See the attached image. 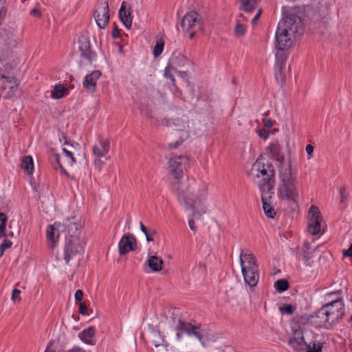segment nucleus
<instances>
[{
	"instance_id": "obj_4",
	"label": "nucleus",
	"mask_w": 352,
	"mask_h": 352,
	"mask_svg": "<svg viewBox=\"0 0 352 352\" xmlns=\"http://www.w3.org/2000/svg\"><path fill=\"white\" fill-rule=\"evenodd\" d=\"M302 26L301 18L294 14L280 21L275 33L276 49L284 52L292 47Z\"/></svg>"
},
{
	"instance_id": "obj_59",
	"label": "nucleus",
	"mask_w": 352,
	"mask_h": 352,
	"mask_svg": "<svg viewBox=\"0 0 352 352\" xmlns=\"http://www.w3.org/2000/svg\"><path fill=\"white\" fill-rule=\"evenodd\" d=\"M60 168L61 173H63L64 175H68V173L66 171V170L60 164Z\"/></svg>"
},
{
	"instance_id": "obj_47",
	"label": "nucleus",
	"mask_w": 352,
	"mask_h": 352,
	"mask_svg": "<svg viewBox=\"0 0 352 352\" xmlns=\"http://www.w3.org/2000/svg\"><path fill=\"white\" fill-rule=\"evenodd\" d=\"M344 257H351L352 256V245L347 249L343 251Z\"/></svg>"
},
{
	"instance_id": "obj_45",
	"label": "nucleus",
	"mask_w": 352,
	"mask_h": 352,
	"mask_svg": "<svg viewBox=\"0 0 352 352\" xmlns=\"http://www.w3.org/2000/svg\"><path fill=\"white\" fill-rule=\"evenodd\" d=\"M305 150L309 155L308 159H310L311 157H312L313 153H314V146L311 144H308L306 146Z\"/></svg>"
},
{
	"instance_id": "obj_5",
	"label": "nucleus",
	"mask_w": 352,
	"mask_h": 352,
	"mask_svg": "<svg viewBox=\"0 0 352 352\" xmlns=\"http://www.w3.org/2000/svg\"><path fill=\"white\" fill-rule=\"evenodd\" d=\"M248 177L259 188L261 192L274 194V170L269 164H265L258 158L248 172Z\"/></svg>"
},
{
	"instance_id": "obj_31",
	"label": "nucleus",
	"mask_w": 352,
	"mask_h": 352,
	"mask_svg": "<svg viewBox=\"0 0 352 352\" xmlns=\"http://www.w3.org/2000/svg\"><path fill=\"white\" fill-rule=\"evenodd\" d=\"M239 9L248 13L255 9L256 0H236Z\"/></svg>"
},
{
	"instance_id": "obj_13",
	"label": "nucleus",
	"mask_w": 352,
	"mask_h": 352,
	"mask_svg": "<svg viewBox=\"0 0 352 352\" xmlns=\"http://www.w3.org/2000/svg\"><path fill=\"white\" fill-rule=\"evenodd\" d=\"M67 227L64 225V222L63 223L60 222H55L52 225H50L47 226L46 230V238L48 243V245L50 248H54L56 245V243L58 241L60 232L63 231V230Z\"/></svg>"
},
{
	"instance_id": "obj_24",
	"label": "nucleus",
	"mask_w": 352,
	"mask_h": 352,
	"mask_svg": "<svg viewBox=\"0 0 352 352\" xmlns=\"http://www.w3.org/2000/svg\"><path fill=\"white\" fill-rule=\"evenodd\" d=\"M173 124L176 127L177 131H182V138L183 139H186L188 137V120L186 116L174 119Z\"/></svg>"
},
{
	"instance_id": "obj_51",
	"label": "nucleus",
	"mask_w": 352,
	"mask_h": 352,
	"mask_svg": "<svg viewBox=\"0 0 352 352\" xmlns=\"http://www.w3.org/2000/svg\"><path fill=\"white\" fill-rule=\"evenodd\" d=\"M44 352H56L52 342H48Z\"/></svg>"
},
{
	"instance_id": "obj_33",
	"label": "nucleus",
	"mask_w": 352,
	"mask_h": 352,
	"mask_svg": "<svg viewBox=\"0 0 352 352\" xmlns=\"http://www.w3.org/2000/svg\"><path fill=\"white\" fill-rule=\"evenodd\" d=\"M164 40L162 36L156 38L155 45L153 50V56L158 57L163 52L164 47Z\"/></svg>"
},
{
	"instance_id": "obj_14",
	"label": "nucleus",
	"mask_w": 352,
	"mask_h": 352,
	"mask_svg": "<svg viewBox=\"0 0 352 352\" xmlns=\"http://www.w3.org/2000/svg\"><path fill=\"white\" fill-rule=\"evenodd\" d=\"M287 55L285 52L279 51L276 54L274 63L275 78L278 83L283 82L285 78L284 69L285 68Z\"/></svg>"
},
{
	"instance_id": "obj_17",
	"label": "nucleus",
	"mask_w": 352,
	"mask_h": 352,
	"mask_svg": "<svg viewBox=\"0 0 352 352\" xmlns=\"http://www.w3.org/2000/svg\"><path fill=\"white\" fill-rule=\"evenodd\" d=\"M0 82H2L1 89L6 90L8 89V91L6 95V98L12 97L17 90V85L16 83L15 78L11 76H7L2 73V69L0 67Z\"/></svg>"
},
{
	"instance_id": "obj_12",
	"label": "nucleus",
	"mask_w": 352,
	"mask_h": 352,
	"mask_svg": "<svg viewBox=\"0 0 352 352\" xmlns=\"http://www.w3.org/2000/svg\"><path fill=\"white\" fill-rule=\"evenodd\" d=\"M324 306L334 323L338 322L344 314V304L341 298L332 300Z\"/></svg>"
},
{
	"instance_id": "obj_25",
	"label": "nucleus",
	"mask_w": 352,
	"mask_h": 352,
	"mask_svg": "<svg viewBox=\"0 0 352 352\" xmlns=\"http://www.w3.org/2000/svg\"><path fill=\"white\" fill-rule=\"evenodd\" d=\"M314 249L310 247L308 243L303 245L301 253V260L307 266H312Z\"/></svg>"
},
{
	"instance_id": "obj_43",
	"label": "nucleus",
	"mask_w": 352,
	"mask_h": 352,
	"mask_svg": "<svg viewBox=\"0 0 352 352\" xmlns=\"http://www.w3.org/2000/svg\"><path fill=\"white\" fill-rule=\"evenodd\" d=\"M79 312L80 314H82L83 316L88 315L87 308L84 303H80V305L79 306Z\"/></svg>"
},
{
	"instance_id": "obj_48",
	"label": "nucleus",
	"mask_w": 352,
	"mask_h": 352,
	"mask_svg": "<svg viewBox=\"0 0 352 352\" xmlns=\"http://www.w3.org/2000/svg\"><path fill=\"white\" fill-rule=\"evenodd\" d=\"M261 14V10L258 9L256 12V14H255V16L253 17V19L252 20V23L253 25L256 23L257 21L260 18Z\"/></svg>"
},
{
	"instance_id": "obj_34",
	"label": "nucleus",
	"mask_w": 352,
	"mask_h": 352,
	"mask_svg": "<svg viewBox=\"0 0 352 352\" xmlns=\"http://www.w3.org/2000/svg\"><path fill=\"white\" fill-rule=\"evenodd\" d=\"M274 287L276 289V291L279 292H283L288 289L289 285L285 280L279 279L275 282Z\"/></svg>"
},
{
	"instance_id": "obj_64",
	"label": "nucleus",
	"mask_w": 352,
	"mask_h": 352,
	"mask_svg": "<svg viewBox=\"0 0 352 352\" xmlns=\"http://www.w3.org/2000/svg\"><path fill=\"white\" fill-rule=\"evenodd\" d=\"M351 321H352V314H351Z\"/></svg>"
},
{
	"instance_id": "obj_37",
	"label": "nucleus",
	"mask_w": 352,
	"mask_h": 352,
	"mask_svg": "<svg viewBox=\"0 0 352 352\" xmlns=\"http://www.w3.org/2000/svg\"><path fill=\"white\" fill-rule=\"evenodd\" d=\"M295 310V308L290 304L285 305L280 307V311L283 314H292Z\"/></svg>"
},
{
	"instance_id": "obj_62",
	"label": "nucleus",
	"mask_w": 352,
	"mask_h": 352,
	"mask_svg": "<svg viewBox=\"0 0 352 352\" xmlns=\"http://www.w3.org/2000/svg\"><path fill=\"white\" fill-rule=\"evenodd\" d=\"M180 75L182 76L184 72H179Z\"/></svg>"
},
{
	"instance_id": "obj_22",
	"label": "nucleus",
	"mask_w": 352,
	"mask_h": 352,
	"mask_svg": "<svg viewBox=\"0 0 352 352\" xmlns=\"http://www.w3.org/2000/svg\"><path fill=\"white\" fill-rule=\"evenodd\" d=\"M79 43V50L81 52V56L89 63H92V62L96 60V55L90 50L89 41L85 40L84 41H80Z\"/></svg>"
},
{
	"instance_id": "obj_39",
	"label": "nucleus",
	"mask_w": 352,
	"mask_h": 352,
	"mask_svg": "<svg viewBox=\"0 0 352 352\" xmlns=\"http://www.w3.org/2000/svg\"><path fill=\"white\" fill-rule=\"evenodd\" d=\"M268 149L270 151V153L272 156H276L279 152V148L278 144L272 143L268 146Z\"/></svg>"
},
{
	"instance_id": "obj_26",
	"label": "nucleus",
	"mask_w": 352,
	"mask_h": 352,
	"mask_svg": "<svg viewBox=\"0 0 352 352\" xmlns=\"http://www.w3.org/2000/svg\"><path fill=\"white\" fill-rule=\"evenodd\" d=\"M96 333V330L94 327H89L85 329L78 333L79 339L87 345H94L95 343L92 340Z\"/></svg>"
},
{
	"instance_id": "obj_28",
	"label": "nucleus",
	"mask_w": 352,
	"mask_h": 352,
	"mask_svg": "<svg viewBox=\"0 0 352 352\" xmlns=\"http://www.w3.org/2000/svg\"><path fill=\"white\" fill-rule=\"evenodd\" d=\"M146 263L153 272H160L162 269L163 261L156 256H148Z\"/></svg>"
},
{
	"instance_id": "obj_27",
	"label": "nucleus",
	"mask_w": 352,
	"mask_h": 352,
	"mask_svg": "<svg viewBox=\"0 0 352 352\" xmlns=\"http://www.w3.org/2000/svg\"><path fill=\"white\" fill-rule=\"evenodd\" d=\"M69 90L62 84H56L54 86L51 92V98L58 100L68 95Z\"/></svg>"
},
{
	"instance_id": "obj_6",
	"label": "nucleus",
	"mask_w": 352,
	"mask_h": 352,
	"mask_svg": "<svg viewBox=\"0 0 352 352\" xmlns=\"http://www.w3.org/2000/svg\"><path fill=\"white\" fill-rule=\"evenodd\" d=\"M240 265L245 283L253 287L259 279L258 265L256 257L248 250H241Z\"/></svg>"
},
{
	"instance_id": "obj_46",
	"label": "nucleus",
	"mask_w": 352,
	"mask_h": 352,
	"mask_svg": "<svg viewBox=\"0 0 352 352\" xmlns=\"http://www.w3.org/2000/svg\"><path fill=\"white\" fill-rule=\"evenodd\" d=\"M340 197H341L340 201H341V202H343L346 199L345 187L342 186L340 188Z\"/></svg>"
},
{
	"instance_id": "obj_60",
	"label": "nucleus",
	"mask_w": 352,
	"mask_h": 352,
	"mask_svg": "<svg viewBox=\"0 0 352 352\" xmlns=\"http://www.w3.org/2000/svg\"><path fill=\"white\" fill-rule=\"evenodd\" d=\"M5 250L0 248V257H1L3 255Z\"/></svg>"
},
{
	"instance_id": "obj_23",
	"label": "nucleus",
	"mask_w": 352,
	"mask_h": 352,
	"mask_svg": "<svg viewBox=\"0 0 352 352\" xmlns=\"http://www.w3.org/2000/svg\"><path fill=\"white\" fill-rule=\"evenodd\" d=\"M272 194H268L267 192H262L261 199L263 203V210L265 214L270 219H274L276 216V211L274 206L268 202L267 199H270Z\"/></svg>"
},
{
	"instance_id": "obj_41",
	"label": "nucleus",
	"mask_w": 352,
	"mask_h": 352,
	"mask_svg": "<svg viewBox=\"0 0 352 352\" xmlns=\"http://www.w3.org/2000/svg\"><path fill=\"white\" fill-rule=\"evenodd\" d=\"M12 243L10 241L5 239L3 241V243H1V245H0V247H1V249L6 250V249L10 248L12 246Z\"/></svg>"
},
{
	"instance_id": "obj_20",
	"label": "nucleus",
	"mask_w": 352,
	"mask_h": 352,
	"mask_svg": "<svg viewBox=\"0 0 352 352\" xmlns=\"http://www.w3.org/2000/svg\"><path fill=\"white\" fill-rule=\"evenodd\" d=\"M101 76L99 70H94L91 74H87L82 81L83 87L91 93H94L96 90V85L98 80Z\"/></svg>"
},
{
	"instance_id": "obj_42",
	"label": "nucleus",
	"mask_w": 352,
	"mask_h": 352,
	"mask_svg": "<svg viewBox=\"0 0 352 352\" xmlns=\"http://www.w3.org/2000/svg\"><path fill=\"white\" fill-rule=\"evenodd\" d=\"M74 298L76 301H78V302L81 301L83 298L82 291L80 289H78L75 293Z\"/></svg>"
},
{
	"instance_id": "obj_35",
	"label": "nucleus",
	"mask_w": 352,
	"mask_h": 352,
	"mask_svg": "<svg viewBox=\"0 0 352 352\" xmlns=\"http://www.w3.org/2000/svg\"><path fill=\"white\" fill-rule=\"evenodd\" d=\"M307 352H322V345L320 342L314 341L310 344H307L305 348Z\"/></svg>"
},
{
	"instance_id": "obj_19",
	"label": "nucleus",
	"mask_w": 352,
	"mask_h": 352,
	"mask_svg": "<svg viewBox=\"0 0 352 352\" xmlns=\"http://www.w3.org/2000/svg\"><path fill=\"white\" fill-rule=\"evenodd\" d=\"M110 150V141L107 138H99L93 146L94 155L100 158L104 157Z\"/></svg>"
},
{
	"instance_id": "obj_18",
	"label": "nucleus",
	"mask_w": 352,
	"mask_h": 352,
	"mask_svg": "<svg viewBox=\"0 0 352 352\" xmlns=\"http://www.w3.org/2000/svg\"><path fill=\"white\" fill-rule=\"evenodd\" d=\"M312 318L316 319L314 322L320 327L329 328L334 324L324 305L315 313Z\"/></svg>"
},
{
	"instance_id": "obj_16",
	"label": "nucleus",
	"mask_w": 352,
	"mask_h": 352,
	"mask_svg": "<svg viewBox=\"0 0 352 352\" xmlns=\"http://www.w3.org/2000/svg\"><path fill=\"white\" fill-rule=\"evenodd\" d=\"M136 248V239L132 234L123 235L118 243L120 255L133 251Z\"/></svg>"
},
{
	"instance_id": "obj_10",
	"label": "nucleus",
	"mask_w": 352,
	"mask_h": 352,
	"mask_svg": "<svg viewBox=\"0 0 352 352\" xmlns=\"http://www.w3.org/2000/svg\"><path fill=\"white\" fill-rule=\"evenodd\" d=\"M308 232L312 235H317L321 232V223L322 218L318 208L311 206L308 212Z\"/></svg>"
},
{
	"instance_id": "obj_9",
	"label": "nucleus",
	"mask_w": 352,
	"mask_h": 352,
	"mask_svg": "<svg viewBox=\"0 0 352 352\" xmlns=\"http://www.w3.org/2000/svg\"><path fill=\"white\" fill-rule=\"evenodd\" d=\"M94 16L99 28L104 29L109 22V8L107 1H98L94 10Z\"/></svg>"
},
{
	"instance_id": "obj_7",
	"label": "nucleus",
	"mask_w": 352,
	"mask_h": 352,
	"mask_svg": "<svg viewBox=\"0 0 352 352\" xmlns=\"http://www.w3.org/2000/svg\"><path fill=\"white\" fill-rule=\"evenodd\" d=\"M176 338L178 341L182 339V335L186 333L188 336H195L200 342L203 340L201 326L195 325L190 322H184L178 320L175 327Z\"/></svg>"
},
{
	"instance_id": "obj_38",
	"label": "nucleus",
	"mask_w": 352,
	"mask_h": 352,
	"mask_svg": "<svg viewBox=\"0 0 352 352\" xmlns=\"http://www.w3.org/2000/svg\"><path fill=\"white\" fill-rule=\"evenodd\" d=\"M21 293L19 289L14 288L12 292L11 300L14 302L21 301Z\"/></svg>"
},
{
	"instance_id": "obj_15",
	"label": "nucleus",
	"mask_w": 352,
	"mask_h": 352,
	"mask_svg": "<svg viewBox=\"0 0 352 352\" xmlns=\"http://www.w3.org/2000/svg\"><path fill=\"white\" fill-rule=\"evenodd\" d=\"M307 342L305 341L303 331L301 329H296L292 336L288 340V345L295 352H301L305 350Z\"/></svg>"
},
{
	"instance_id": "obj_55",
	"label": "nucleus",
	"mask_w": 352,
	"mask_h": 352,
	"mask_svg": "<svg viewBox=\"0 0 352 352\" xmlns=\"http://www.w3.org/2000/svg\"><path fill=\"white\" fill-rule=\"evenodd\" d=\"M188 225L191 230L195 231L196 227L195 226V221L192 219L188 220Z\"/></svg>"
},
{
	"instance_id": "obj_56",
	"label": "nucleus",
	"mask_w": 352,
	"mask_h": 352,
	"mask_svg": "<svg viewBox=\"0 0 352 352\" xmlns=\"http://www.w3.org/2000/svg\"><path fill=\"white\" fill-rule=\"evenodd\" d=\"M69 146L71 148H77L78 146H79V144L78 143H73V144H69L67 142H66L65 144H64V146Z\"/></svg>"
},
{
	"instance_id": "obj_61",
	"label": "nucleus",
	"mask_w": 352,
	"mask_h": 352,
	"mask_svg": "<svg viewBox=\"0 0 352 352\" xmlns=\"http://www.w3.org/2000/svg\"><path fill=\"white\" fill-rule=\"evenodd\" d=\"M177 63H182V60L181 59H177Z\"/></svg>"
},
{
	"instance_id": "obj_30",
	"label": "nucleus",
	"mask_w": 352,
	"mask_h": 352,
	"mask_svg": "<svg viewBox=\"0 0 352 352\" xmlns=\"http://www.w3.org/2000/svg\"><path fill=\"white\" fill-rule=\"evenodd\" d=\"M21 167L27 175H32L34 170L32 157L30 155L23 157L21 160Z\"/></svg>"
},
{
	"instance_id": "obj_21",
	"label": "nucleus",
	"mask_w": 352,
	"mask_h": 352,
	"mask_svg": "<svg viewBox=\"0 0 352 352\" xmlns=\"http://www.w3.org/2000/svg\"><path fill=\"white\" fill-rule=\"evenodd\" d=\"M119 17L125 28L130 29L132 25L133 16L129 5L123 1L119 10Z\"/></svg>"
},
{
	"instance_id": "obj_63",
	"label": "nucleus",
	"mask_w": 352,
	"mask_h": 352,
	"mask_svg": "<svg viewBox=\"0 0 352 352\" xmlns=\"http://www.w3.org/2000/svg\"><path fill=\"white\" fill-rule=\"evenodd\" d=\"M2 82H0V87H1Z\"/></svg>"
},
{
	"instance_id": "obj_58",
	"label": "nucleus",
	"mask_w": 352,
	"mask_h": 352,
	"mask_svg": "<svg viewBox=\"0 0 352 352\" xmlns=\"http://www.w3.org/2000/svg\"><path fill=\"white\" fill-rule=\"evenodd\" d=\"M31 13L33 14V15H35V16H39L40 15V12L38 10H36V9H33L32 11H31Z\"/></svg>"
},
{
	"instance_id": "obj_54",
	"label": "nucleus",
	"mask_w": 352,
	"mask_h": 352,
	"mask_svg": "<svg viewBox=\"0 0 352 352\" xmlns=\"http://www.w3.org/2000/svg\"><path fill=\"white\" fill-rule=\"evenodd\" d=\"M196 269L201 274H204L205 272V266L201 263H199V265L196 267Z\"/></svg>"
},
{
	"instance_id": "obj_52",
	"label": "nucleus",
	"mask_w": 352,
	"mask_h": 352,
	"mask_svg": "<svg viewBox=\"0 0 352 352\" xmlns=\"http://www.w3.org/2000/svg\"><path fill=\"white\" fill-rule=\"evenodd\" d=\"M155 234V231H152L151 232H148L147 235H145L146 236V240L147 241H153V239H154V236Z\"/></svg>"
},
{
	"instance_id": "obj_2",
	"label": "nucleus",
	"mask_w": 352,
	"mask_h": 352,
	"mask_svg": "<svg viewBox=\"0 0 352 352\" xmlns=\"http://www.w3.org/2000/svg\"><path fill=\"white\" fill-rule=\"evenodd\" d=\"M64 225L67 227V234L63 248V259L68 265L70 261L83 254L86 242L80 234L82 224L79 217L72 215L66 218Z\"/></svg>"
},
{
	"instance_id": "obj_11",
	"label": "nucleus",
	"mask_w": 352,
	"mask_h": 352,
	"mask_svg": "<svg viewBox=\"0 0 352 352\" xmlns=\"http://www.w3.org/2000/svg\"><path fill=\"white\" fill-rule=\"evenodd\" d=\"M187 62L186 58L180 54H174L169 59L168 63L164 69V76L171 80L173 85H175V79L173 74V72L176 70L175 67H182Z\"/></svg>"
},
{
	"instance_id": "obj_44",
	"label": "nucleus",
	"mask_w": 352,
	"mask_h": 352,
	"mask_svg": "<svg viewBox=\"0 0 352 352\" xmlns=\"http://www.w3.org/2000/svg\"><path fill=\"white\" fill-rule=\"evenodd\" d=\"M64 352H85L80 346H74L72 349L65 351Z\"/></svg>"
},
{
	"instance_id": "obj_57",
	"label": "nucleus",
	"mask_w": 352,
	"mask_h": 352,
	"mask_svg": "<svg viewBox=\"0 0 352 352\" xmlns=\"http://www.w3.org/2000/svg\"><path fill=\"white\" fill-rule=\"evenodd\" d=\"M140 226L141 231L144 234V235H147L148 231L146 226L142 222H140Z\"/></svg>"
},
{
	"instance_id": "obj_36",
	"label": "nucleus",
	"mask_w": 352,
	"mask_h": 352,
	"mask_svg": "<svg viewBox=\"0 0 352 352\" xmlns=\"http://www.w3.org/2000/svg\"><path fill=\"white\" fill-rule=\"evenodd\" d=\"M7 222V217L3 213L0 212V234L1 236H6V226Z\"/></svg>"
},
{
	"instance_id": "obj_1",
	"label": "nucleus",
	"mask_w": 352,
	"mask_h": 352,
	"mask_svg": "<svg viewBox=\"0 0 352 352\" xmlns=\"http://www.w3.org/2000/svg\"><path fill=\"white\" fill-rule=\"evenodd\" d=\"M168 166L176 180L172 183L171 188L179 204L185 210H192L193 217H200L206 214L209 206L206 187L204 185L201 188L195 189L180 182L184 177V171L190 168L189 157L187 155L173 156L169 160Z\"/></svg>"
},
{
	"instance_id": "obj_40",
	"label": "nucleus",
	"mask_w": 352,
	"mask_h": 352,
	"mask_svg": "<svg viewBox=\"0 0 352 352\" xmlns=\"http://www.w3.org/2000/svg\"><path fill=\"white\" fill-rule=\"evenodd\" d=\"M257 133L259 137L263 138V139H267L270 136V132L266 130H258Z\"/></svg>"
},
{
	"instance_id": "obj_50",
	"label": "nucleus",
	"mask_w": 352,
	"mask_h": 352,
	"mask_svg": "<svg viewBox=\"0 0 352 352\" xmlns=\"http://www.w3.org/2000/svg\"><path fill=\"white\" fill-rule=\"evenodd\" d=\"M263 124L267 129H271L273 125V122L270 119H263Z\"/></svg>"
},
{
	"instance_id": "obj_29",
	"label": "nucleus",
	"mask_w": 352,
	"mask_h": 352,
	"mask_svg": "<svg viewBox=\"0 0 352 352\" xmlns=\"http://www.w3.org/2000/svg\"><path fill=\"white\" fill-rule=\"evenodd\" d=\"M247 20V18L242 14H240L239 18L236 19L234 28V32L236 36L240 37L245 34L247 31V25L243 23V21H246Z\"/></svg>"
},
{
	"instance_id": "obj_3",
	"label": "nucleus",
	"mask_w": 352,
	"mask_h": 352,
	"mask_svg": "<svg viewBox=\"0 0 352 352\" xmlns=\"http://www.w3.org/2000/svg\"><path fill=\"white\" fill-rule=\"evenodd\" d=\"M277 195L281 200L298 204L300 197L299 183L289 162L280 164Z\"/></svg>"
},
{
	"instance_id": "obj_8",
	"label": "nucleus",
	"mask_w": 352,
	"mask_h": 352,
	"mask_svg": "<svg viewBox=\"0 0 352 352\" xmlns=\"http://www.w3.org/2000/svg\"><path fill=\"white\" fill-rule=\"evenodd\" d=\"M182 29L190 32V38H192L198 31H203V25L197 12L191 11L186 13L182 21Z\"/></svg>"
},
{
	"instance_id": "obj_32",
	"label": "nucleus",
	"mask_w": 352,
	"mask_h": 352,
	"mask_svg": "<svg viewBox=\"0 0 352 352\" xmlns=\"http://www.w3.org/2000/svg\"><path fill=\"white\" fill-rule=\"evenodd\" d=\"M62 150L63 153V157L65 158L66 163L71 166H74L76 164V160L73 151L65 147H63Z\"/></svg>"
},
{
	"instance_id": "obj_49",
	"label": "nucleus",
	"mask_w": 352,
	"mask_h": 352,
	"mask_svg": "<svg viewBox=\"0 0 352 352\" xmlns=\"http://www.w3.org/2000/svg\"><path fill=\"white\" fill-rule=\"evenodd\" d=\"M111 36L115 39L120 37V30L117 27L113 29Z\"/></svg>"
},
{
	"instance_id": "obj_53",
	"label": "nucleus",
	"mask_w": 352,
	"mask_h": 352,
	"mask_svg": "<svg viewBox=\"0 0 352 352\" xmlns=\"http://www.w3.org/2000/svg\"><path fill=\"white\" fill-rule=\"evenodd\" d=\"M7 13V9L4 6H1L0 8V18H5Z\"/></svg>"
}]
</instances>
